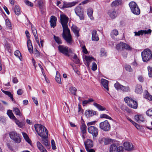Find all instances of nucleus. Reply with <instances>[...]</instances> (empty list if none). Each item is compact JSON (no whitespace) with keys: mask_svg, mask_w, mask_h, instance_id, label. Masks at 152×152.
Instances as JSON below:
<instances>
[{"mask_svg":"<svg viewBox=\"0 0 152 152\" xmlns=\"http://www.w3.org/2000/svg\"><path fill=\"white\" fill-rule=\"evenodd\" d=\"M68 20V18L61 13L60 14V21L63 29L62 37L68 44L71 45L72 41V37L67 25Z\"/></svg>","mask_w":152,"mask_h":152,"instance_id":"obj_1","label":"nucleus"},{"mask_svg":"<svg viewBox=\"0 0 152 152\" xmlns=\"http://www.w3.org/2000/svg\"><path fill=\"white\" fill-rule=\"evenodd\" d=\"M34 126L38 134L42 138V142L47 149H50V145H49L47 140L48 131L46 128L40 124H36Z\"/></svg>","mask_w":152,"mask_h":152,"instance_id":"obj_2","label":"nucleus"},{"mask_svg":"<svg viewBox=\"0 0 152 152\" xmlns=\"http://www.w3.org/2000/svg\"><path fill=\"white\" fill-rule=\"evenodd\" d=\"M58 47L59 52L66 56L69 57L71 53H73V50L67 46L59 45Z\"/></svg>","mask_w":152,"mask_h":152,"instance_id":"obj_3","label":"nucleus"},{"mask_svg":"<svg viewBox=\"0 0 152 152\" xmlns=\"http://www.w3.org/2000/svg\"><path fill=\"white\" fill-rule=\"evenodd\" d=\"M141 56L144 62L148 61L152 58V52L149 49H146L141 53Z\"/></svg>","mask_w":152,"mask_h":152,"instance_id":"obj_4","label":"nucleus"},{"mask_svg":"<svg viewBox=\"0 0 152 152\" xmlns=\"http://www.w3.org/2000/svg\"><path fill=\"white\" fill-rule=\"evenodd\" d=\"M131 11L135 15H139L140 13V10L137 4L134 1H132L129 4Z\"/></svg>","mask_w":152,"mask_h":152,"instance_id":"obj_5","label":"nucleus"},{"mask_svg":"<svg viewBox=\"0 0 152 152\" xmlns=\"http://www.w3.org/2000/svg\"><path fill=\"white\" fill-rule=\"evenodd\" d=\"M9 136L10 138L16 143H19L21 141V139L19 134L15 131L10 132Z\"/></svg>","mask_w":152,"mask_h":152,"instance_id":"obj_6","label":"nucleus"},{"mask_svg":"<svg viewBox=\"0 0 152 152\" xmlns=\"http://www.w3.org/2000/svg\"><path fill=\"white\" fill-rule=\"evenodd\" d=\"M125 102L130 107L134 109H136L137 107V103L136 101L126 97L124 99Z\"/></svg>","mask_w":152,"mask_h":152,"instance_id":"obj_7","label":"nucleus"},{"mask_svg":"<svg viewBox=\"0 0 152 152\" xmlns=\"http://www.w3.org/2000/svg\"><path fill=\"white\" fill-rule=\"evenodd\" d=\"M99 127L102 130L107 132L110 129V125L107 120H105L99 123Z\"/></svg>","mask_w":152,"mask_h":152,"instance_id":"obj_8","label":"nucleus"},{"mask_svg":"<svg viewBox=\"0 0 152 152\" xmlns=\"http://www.w3.org/2000/svg\"><path fill=\"white\" fill-rule=\"evenodd\" d=\"M88 132L92 134L94 138L97 137L98 133V130L96 127L92 126H90L88 128Z\"/></svg>","mask_w":152,"mask_h":152,"instance_id":"obj_9","label":"nucleus"},{"mask_svg":"<svg viewBox=\"0 0 152 152\" xmlns=\"http://www.w3.org/2000/svg\"><path fill=\"white\" fill-rule=\"evenodd\" d=\"M75 13L79 17L80 20H83L84 19L83 9L80 7H77L75 10Z\"/></svg>","mask_w":152,"mask_h":152,"instance_id":"obj_10","label":"nucleus"},{"mask_svg":"<svg viewBox=\"0 0 152 152\" xmlns=\"http://www.w3.org/2000/svg\"><path fill=\"white\" fill-rule=\"evenodd\" d=\"M77 4V2L75 1L73 2L70 3H68L66 4L64 3L62 4V5L61 6L60 4L61 2L60 1H58V6L60 8H67L71 7L72 6H74L76 4Z\"/></svg>","mask_w":152,"mask_h":152,"instance_id":"obj_11","label":"nucleus"},{"mask_svg":"<svg viewBox=\"0 0 152 152\" xmlns=\"http://www.w3.org/2000/svg\"><path fill=\"white\" fill-rule=\"evenodd\" d=\"M123 147L122 146H117L115 144L111 145L110 147V152H120L122 151Z\"/></svg>","mask_w":152,"mask_h":152,"instance_id":"obj_12","label":"nucleus"},{"mask_svg":"<svg viewBox=\"0 0 152 152\" xmlns=\"http://www.w3.org/2000/svg\"><path fill=\"white\" fill-rule=\"evenodd\" d=\"M107 14L109 17L112 19H115L117 16V13L114 8L109 10L107 12Z\"/></svg>","mask_w":152,"mask_h":152,"instance_id":"obj_13","label":"nucleus"},{"mask_svg":"<svg viewBox=\"0 0 152 152\" xmlns=\"http://www.w3.org/2000/svg\"><path fill=\"white\" fill-rule=\"evenodd\" d=\"M151 30L149 29L148 30H141L138 31V32H134V35L135 36H140L142 35L143 34H150L151 32Z\"/></svg>","mask_w":152,"mask_h":152,"instance_id":"obj_14","label":"nucleus"},{"mask_svg":"<svg viewBox=\"0 0 152 152\" xmlns=\"http://www.w3.org/2000/svg\"><path fill=\"white\" fill-rule=\"evenodd\" d=\"M71 60L73 61L76 63L78 64L79 63V60L77 58V55L74 53V51L73 50V53H71L70 54V56L69 57Z\"/></svg>","mask_w":152,"mask_h":152,"instance_id":"obj_15","label":"nucleus"},{"mask_svg":"<svg viewBox=\"0 0 152 152\" xmlns=\"http://www.w3.org/2000/svg\"><path fill=\"white\" fill-rule=\"evenodd\" d=\"M84 144L86 149L91 148L93 145V142L90 139H88L84 142Z\"/></svg>","mask_w":152,"mask_h":152,"instance_id":"obj_16","label":"nucleus"},{"mask_svg":"<svg viewBox=\"0 0 152 152\" xmlns=\"http://www.w3.org/2000/svg\"><path fill=\"white\" fill-rule=\"evenodd\" d=\"M124 146L125 149L127 151H131L133 149V146L130 142H125L124 143Z\"/></svg>","mask_w":152,"mask_h":152,"instance_id":"obj_17","label":"nucleus"},{"mask_svg":"<svg viewBox=\"0 0 152 152\" xmlns=\"http://www.w3.org/2000/svg\"><path fill=\"white\" fill-rule=\"evenodd\" d=\"M101 83L104 87L106 89L105 91L107 92L109 91L108 87V81L106 80L102 79L101 80Z\"/></svg>","mask_w":152,"mask_h":152,"instance_id":"obj_18","label":"nucleus"},{"mask_svg":"<svg viewBox=\"0 0 152 152\" xmlns=\"http://www.w3.org/2000/svg\"><path fill=\"white\" fill-rule=\"evenodd\" d=\"M56 20L57 18L56 17L54 16H51L50 22V23L51 26L52 27L54 28L56 26Z\"/></svg>","mask_w":152,"mask_h":152,"instance_id":"obj_19","label":"nucleus"},{"mask_svg":"<svg viewBox=\"0 0 152 152\" xmlns=\"http://www.w3.org/2000/svg\"><path fill=\"white\" fill-rule=\"evenodd\" d=\"M92 40L93 41H97L99 40V38L97 34L96 31L95 30H93L92 31Z\"/></svg>","mask_w":152,"mask_h":152,"instance_id":"obj_20","label":"nucleus"},{"mask_svg":"<svg viewBox=\"0 0 152 152\" xmlns=\"http://www.w3.org/2000/svg\"><path fill=\"white\" fill-rule=\"evenodd\" d=\"M96 114V112L93 111L92 110H86L85 113V115L87 118L92 116L93 115Z\"/></svg>","mask_w":152,"mask_h":152,"instance_id":"obj_21","label":"nucleus"},{"mask_svg":"<svg viewBox=\"0 0 152 152\" xmlns=\"http://www.w3.org/2000/svg\"><path fill=\"white\" fill-rule=\"evenodd\" d=\"M37 148L41 152H47V151L39 141L37 142Z\"/></svg>","mask_w":152,"mask_h":152,"instance_id":"obj_22","label":"nucleus"},{"mask_svg":"<svg viewBox=\"0 0 152 152\" xmlns=\"http://www.w3.org/2000/svg\"><path fill=\"white\" fill-rule=\"evenodd\" d=\"M27 45L29 52L31 53H33V46L31 43V42L30 39H28L27 42Z\"/></svg>","mask_w":152,"mask_h":152,"instance_id":"obj_23","label":"nucleus"},{"mask_svg":"<svg viewBox=\"0 0 152 152\" xmlns=\"http://www.w3.org/2000/svg\"><path fill=\"white\" fill-rule=\"evenodd\" d=\"M135 91L137 94H141L142 91V89L141 85L137 84L136 86Z\"/></svg>","mask_w":152,"mask_h":152,"instance_id":"obj_24","label":"nucleus"},{"mask_svg":"<svg viewBox=\"0 0 152 152\" xmlns=\"http://www.w3.org/2000/svg\"><path fill=\"white\" fill-rule=\"evenodd\" d=\"M72 29L75 35L77 37H78L79 36V31L77 29V27L73 25L72 27Z\"/></svg>","mask_w":152,"mask_h":152,"instance_id":"obj_25","label":"nucleus"},{"mask_svg":"<svg viewBox=\"0 0 152 152\" xmlns=\"http://www.w3.org/2000/svg\"><path fill=\"white\" fill-rule=\"evenodd\" d=\"M134 118L138 122H144L145 120L144 118L141 115H136L135 116Z\"/></svg>","mask_w":152,"mask_h":152,"instance_id":"obj_26","label":"nucleus"},{"mask_svg":"<svg viewBox=\"0 0 152 152\" xmlns=\"http://www.w3.org/2000/svg\"><path fill=\"white\" fill-rule=\"evenodd\" d=\"M93 105L99 111L105 110L106 109L105 108L103 107L102 106L100 105L99 104H98L96 103H94Z\"/></svg>","mask_w":152,"mask_h":152,"instance_id":"obj_27","label":"nucleus"},{"mask_svg":"<svg viewBox=\"0 0 152 152\" xmlns=\"http://www.w3.org/2000/svg\"><path fill=\"white\" fill-rule=\"evenodd\" d=\"M124 43L120 42L116 45V48L118 51H121L124 48Z\"/></svg>","mask_w":152,"mask_h":152,"instance_id":"obj_28","label":"nucleus"},{"mask_svg":"<svg viewBox=\"0 0 152 152\" xmlns=\"http://www.w3.org/2000/svg\"><path fill=\"white\" fill-rule=\"evenodd\" d=\"M93 12V10L92 8L88 9L87 10V14L91 20H93L94 19L92 15Z\"/></svg>","mask_w":152,"mask_h":152,"instance_id":"obj_29","label":"nucleus"},{"mask_svg":"<svg viewBox=\"0 0 152 152\" xmlns=\"http://www.w3.org/2000/svg\"><path fill=\"white\" fill-rule=\"evenodd\" d=\"M121 2L120 0H116L113 1L111 4V7H117L120 5Z\"/></svg>","mask_w":152,"mask_h":152,"instance_id":"obj_30","label":"nucleus"},{"mask_svg":"<svg viewBox=\"0 0 152 152\" xmlns=\"http://www.w3.org/2000/svg\"><path fill=\"white\" fill-rule=\"evenodd\" d=\"M13 111L15 112V114L20 117L22 116V114L20 113L19 109L17 107L13 108Z\"/></svg>","mask_w":152,"mask_h":152,"instance_id":"obj_31","label":"nucleus"},{"mask_svg":"<svg viewBox=\"0 0 152 152\" xmlns=\"http://www.w3.org/2000/svg\"><path fill=\"white\" fill-rule=\"evenodd\" d=\"M118 34V32L116 29H114L112 31L110 36L112 38H114V36H117Z\"/></svg>","mask_w":152,"mask_h":152,"instance_id":"obj_32","label":"nucleus"},{"mask_svg":"<svg viewBox=\"0 0 152 152\" xmlns=\"http://www.w3.org/2000/svg\"><path fill=\"white\" fill-rule=\"evenodd\" d=\"M7 114L10 118L12 120L15 119L16 117L12 113V110H8L7 111Z\"/></svg>","mask_w":152,"mask_h":152,"instance_id":"obj_33","label":"nucleus"},{"mask_svg":"<svg viewBox=\"0 0 152 152\" xmlns=\"http://www.w3.org/2000/svg\"><path fill=\"white\" fill-rule=\"evenodd\" d=\"M13 120L15 121V123L18 127L20 128H22L23 127L24 125V123L23 122H20L16 118H15V119H14Z\"/></svg>","mask_w":152,"mask_h":152,"instance_id":"obj_34","label":"nucleus"},{"mask_svg":"<svg viewBox=\"0 0 152 152\" xmlns=\"http://www.w3.org/2000/svg\"><path fill=\"white\" fill-rule=\"evenodd\" d=\"M14 12L15 14L17 15H18L20 14V9L19 7L18 6H15L14 8Z\"/></svg>","mask_w":152,"mask_h":152,"instance_id":"obj_35","label":"nucleus"},{"mask_svg":"<svg viewBox=\"0 0 152 152\" xmlns=\"http://www.w3.org/2000/svg\"><path fill=\"white\" fill-rule=\"evenodd\" d=\"M5 22L7 28L9 29L12 30V27L9 20L8 19H6Z\"/></svg>","mask_w":152,"mask_h":152,"instance_id":"obj_36","label":"nucleus"},{"mask_svg":"<svg viewBox=\"0 0 152 152\" xmlns=\"http://www.w3.org/2000/svg\"><path fill=\"white\" fill-rule=\"evenodd\" d=\"M123 92H129L130 91L129 87L128 86H125L122 85L121 89Z\"/></svg>","mask_w":152,"mask_h":152,"instance_id":"obj_37","label":"nucleus"},{"mask_svg":"<svg viewBox=\"0 0 152 152\" xmlns=\"http://www.w3.org/2000/svg\"><path fill=\"white\" fill-rule=\"evenodd\" d=\"M81 132L83 134L86 133V126L84 124H83L81 128Z\"/></svg>","mask_w":152,"mask_h":152,"instance_id":"obj_38","label":"nucleus"},{"mask_svg":"<svg viewBox=\"0 0 152 152\" xmlns=\"http://www.w3.org/2000/svg\"><path fill=\"white\" fill-rule=\"evenodd\" d=\"M100 118H105L110 120H113L112 118L110 117L105 114H101Z\"/></svg>","mask_w":152,"mask_h":152,"instance_id":"obj_39","label":"nucleus"},{"mask_svg":"<svg viewBox=\"0 0 152 152\" xmlns=\"http://www.w3.org/2000/svg\"><path fill=\"white\" fill-rule=\"evenodd\" d=\"M144 97L149 100L152 101V96L150 95L147 91L146 92V94L144 96Z\"/></svg>","mask_w":152,"mask_h":152,"instance_id":"obj_40","label":"nucleus"},{"mask_svg":"<svg viewBox=\"0 0 152 152\" xmlns=\"http://www.w3.org/2000/svg\"><path fill=\"white\" fill-rule=\"evenodd\" d=\"M77 90L76 88L74 87H71L69 88L70 92L72 94L75 95H76V91Z\"/></svg>","mask_w":152,"mask_h":152,"instance_id":"obj_41","label":"nucleus"},{"mask_svg":"<svg viewBox=\"0 0 152 152\" xmlns=\"http://www.w3.org/2000/svg\"><path fill=\"white\" fill-rule=\"evenodd\" d=\"M124 48L126 50L131 51L132 50V48L130 47L126 43H124Z\"/></svg>","mask_w":152,"mask_h":152,"instance_id":"obj_42","label":"nucleus"},{"mask_svg":"<svg viewBox=\"0 0 152 152\" xmlns=\"http://www.w3.org/2000/svg\"><path fill=\"white\" fill-rule=\"evenodd\" d=\"M122 85L120 84L118 82H117L114 84V86L117 90H121Z\"/></svg>","mask_w":152,"mask_h":152,"instance_id":"obj_43","label":"nucleus"},{"mask_svg":"<svg viewBox=\"0 0 152 152\" xmlns=\"http://www.w3.org/2000/svg\"><path fill=\"white\" fill-rule=\"evenodd\" d=\"M125 68L126 71L129 72H132L133 71V69L130 65H126Z\"/></svg>","mask_w":152,"mask_h":152,"instance_id":"obj_44","label":"nucleus"},{"mask_svg":"<svg viewBox=\"0 0 152 152\" xmlns=\"http://www.w3.org/2000/svg\"><path fill=\"white\" fill-rule=\"evenodd\" d=\"M113 142V140L112 139L109 138H105L104 142V145H108L111 144Z\"/></svg>","mask_w":152,"mask_h":152,"instance_id":"obj_45","label":"nucleus"},{"mask_svg":"<svg viewBox=\"0 0 152 152\" xmlns=\"http://www.w3.org/2000/svg\"><path fill=\"white\" fill-rule=\"evenodd\" d=\"M100 55L101 56H106V52L104 48H102L100 51Z\"/></svg>","mask_w":152,"mask_h":152,"instance_id":"obj_46","label":"nucleus"},{"mask_svg":"<svg viewBox=\"0 0 152 152\" xmlns=\"http://www.w3.org/2000/svg\"><path fill=\"white\" fill-rule=\"evenodd\" d=\"M85 59L88 63L90 62L91 61L94 60V58L92 57L86 56Z\"/></svg>","mask_w":152,"mask_h":152,"instance_id":"obj_47","label":"nucleus"},{"mask_svg":"<svg viewBox=\"0 0 152 152\" xmlns=\"http://www.w3.org/2000/svg\"><path fill=\"white\" fill-rule=\"evenodd\" d=\"M148 75L149 77H152V67L150 66L148 67Z\"/></svg>","mask_w":152,"mask_h":152,"instance_id":"obj_48","label":"nucleus"},{"mask_svg":"<svg viewBox=\"0 0 152 152\" xmlns=\"http://www.w3.org/2000/svg\"><path fill=\"white\" fill-rule=\"evenodd\" d=\"M105 140V138L104 137H100L99 139V142L101 144H104V142Z\"/></svg>","mask_w":152,"mask_h":152,"instance_id":"obj_49","label":"nucleus"},{"mask_svg":"<svg viewBox=\"0 0 152 152\" xmlns=\"http://www.w3.org/2000/svg\"><path fill=\"white\" fill-rule=\"evenodd\" d=\"M33 35L34 36L35 39L36 41L37 42V44L39 46V47H40V45L39 41V40L38 37L37 33L36 34H33Z\"/></svg>","mask_w":152,"mask_h":152,"instance_id":"obj_50","label":"nucleus"},{"mask_svg":"<svg viewBox=\"0 0 152 152\" xmlns=\"http://www.w3.org/2000/svg\"><path fill=\"white\" fill-rule=\"evenodd\" d=\"M14 54L15 56L18 57L20 59V56H21V53L18 50H17L14 52Z\"/></svg>","mask_w":152,"mask_h":152,"instance_id":"obj_51","label":"nucleus"},{"mask_svg":"<svg viewBox=\"0 0 152 152\" xmlns=\"http://www.w3.org/2000/svg\"><path fill=\"white\" fill-rule=\"evenodd\" d=\"M51 144L52 149L53 150L56 149V147L55 145V143L54 140H51Z\"/></svg>","mask_w":152,"mask_h":152,"instance_id":"obj_52","label":"nucleus"},{"mask_svg":"<svg viewBox=\"0 0 152 152\" xmlns=\"http://www.w3.org/2000/svg\"><path fill=\"white\" fill-rule=\"evenodd\" d=\"M1 91L3 93L8 95L10 98L11 97V95H12L11 92L9 91H5L4 90H2V89H1Z\"/></svg>","mask_w":152,"mask_h":152,"instance_id":"obj_53","label":"nucleus"},{"mask_svg":"<svg viewBox=\"0 0 152 152\" xmlns=\"http://www.w3.org/2000/svg\"><path fill=\"white\" fill-rule=\"evenodd\" d=\"M1 91L3 93L8 95L10 98L11 97V95H12L11 92L9 91H5L4 90H2V89H1Z\"/></svg>","mask_w":152,"mask_h":152,"instance_id":"obj_54","label":"nucleus"},{"mask_svg":"<svg viewBox=\"0 0 152 152\" xmlns=\"http://www.w3.org/2000/svg\"><path fill=\"white\" fill-rule=\"evenodd\" d=\"M1 91L3 93L8 95L10 98L11 97V95H12L11 92L9 91H5L4 90H2V89H1Z\"/></svg>","mask_w":152,"mask_h":152,"instance_id":"obj_55","label":"nucleus"},{"mask_svg":"<svg viewBox=\"0 0 152 152\" xmlns=\"http://www.w3.org/2000/svg\"><path fill=\"white\" fill-rule=\"evenodd\" d=\"M31 29L33 34H36L37 33V31L35 28L34 27V26L32 25H31Z\"/></svg>","mask_w":152,"mask_h":152,"instance_id":"obj_56","label":"nucleus"},{"mask_svg":"<svg viewBox=\"0 0 152 152\" xmlns=\"http://www.w3.org/2000/svg\"><path fill=\"white\" fill-rule=\"evenodd\" d=\"M97 68V65L95 62H93L92 64V69L93 71L96 70Z\"/></svg>","mask_w":152,"mask_h":152,"instance_id":"obj_57","label":"nucleus"},{"mask_svg":"<svg viewBox=\"0 0 152 152\" xmlns=\"http://www.w3.org/2000/svg\"><path fill=\"white\" fill-rule=\"evenodd\" d=\"M38 5L39 8L40 10L42 9L43 6V2L41 0L38 2Z\"/></svg>","mask_w":152,"mask_h":152,"instance_id":"obj_58","label":"nucleus"},{"mask_svg":"<svg viewBox=\"0 0 152 152\" xmlns=\"http://www.w3.org/2000/svg\"><path fill=\"white\" fill-rule=\"evenodd\" d=\"M25 2L26 4L28 6H30L31 7H33V3H31L28 1H25Z\"/></svg>","mask_w":152,"mask_h":152,"instance_id":"obj_59","label":"nucleus"},{"mask_svg":"<svg viewBox=\"0 0 152 152\" xmlns=\"http://www.w3.org/2000/svg\"><path fill=\"white\" fill-rule=\"evenodd\" d=\"M0 123H2L4 124L6 123V120L5 119L2 117H0Z\"/></svg>","mask_w":152,"mask_h":152,"instance_id":"obj_60","label":"nucleus"},{"mask_svg":"<svg viewBox=\"0 0 152 152\" xmlns=\"http://www.w3.org/2000/svg\"><path fill=\"white\" fill-rule=\"evenodd\" d=\"M82 50L83 52L85 53V54H87L88 53V51L86 48V47L85 45L83 46L82 48Z\"/></svg>","mask_w":152,"mask_h":152,"instance_id":"obj_61","label":"nucleus"},{"mask_svg":"<svg viewBox=\"0 0 152 152\" xmlns=\"http://www.w3.org/2000/svg\"><path fill=\"white\" fill-rule=\"evenodd\" d=\"M146 114L148 116H152V111L151 110H148L146 112Z\"/></svg>","mask_w":152,"mask_h":152,"instance_id":"obj_62","label":"nucleus"},{"mask_svg":"<svg viewBox=\"0 0 152 152\" xmlns=\"http://www.w3.org/2000/svg\"><path fill=\"white\" fill-rule=\"evenodd\" d=\"M34 54L37 57H39L40 55L39 52L36 49L34 51Z\"/></svg>","mask_w":152,"mask_h":152,"instance_id":"obj_63","label":"nucleus"},{"mask_svg":"<svg viewBox=\"0 0 152 152\" xmlns=\"http://www.w3.org/2000/svg\"><path fill=\"white\" fill-rule=\"evenodd\" d=\"M23 93V90L20 89H18L17 91V94L18 95H21Z\"/></svg>","mask_w":152,"mask_h":152,"instance_id":"obj_64","label":"nucleus"}]
</instances>
